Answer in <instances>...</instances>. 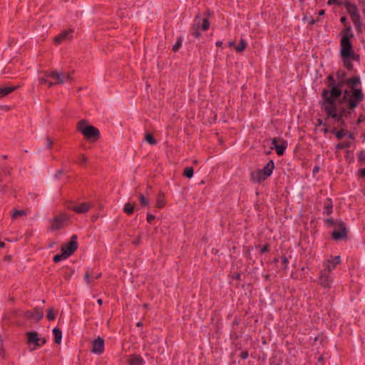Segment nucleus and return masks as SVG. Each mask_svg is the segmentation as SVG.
Segmentation results:
<instances>
[{"mask_svg":"<svg viewBox=\"0 0 365 365\" xmlns=\"http://www.w3.org/2000/svg\"><path fill=\"white\" fill-rule=\"evenodd\" d=\"M319 14L320 16L324 15V10H321V11H319Z\"/></svg>","mask_w":365,"mask_h":365,"instance_id":"obj_52","label":"nucleus"},{"mask_svg":"<svg viewBox=\"0 0 365 365\" xmlns=\"http://www.w3.org/2000/svg\"><path fill=\"white\" fill-rule=\"evenodd\" d=\"M319 283L325 288L331 287L332 284V278L330 276V272L327 269H324L321 272L320 277L319 278Z\"/></svg>","mask_w":365,"mask_h":365,"instance_id":"obj_10","label":"nucleus"},{"mask_svg":"<svg viewBox=\"0 0 365 365\" xmlns=\"http://www.w3.org/2000/svg\"><path fill=\"white\" fill-rule=\"evenodd\" d=\"M362 6H363V13L365 16V0H363Z\"/></svg>","mask_w":365,"mask_h":365,"instance_id":"obj_44","label":"nucleus"},{"mask_svg":"<svg viewBox=\"0 0 365 365\" xmlns=\"http://www.w3.org/2000/svg\"><path fill=\"white\" fill-rule=\"evenodd\" d=\"M18 86H5L0 88V98H3L15 91Z\"/></svg>","mask_w":365,"mask_h":365,"instance_id":"obj_20","label":"nucleus"},{"mask_svg":"<svg viewBox=\"0 0 365 365\" xmlns=\"http://www.w3.org/2000/svg\"><path fill=\"white\" fill-rule=\"evenodd\" d=\"M66 220V217L60 215L55 217L51 222V229L53 230H59L63 227V225Z\"/></svg>","mask_w":365,"mask_h":365,"instance_id":"obj_17","label":"nucleus"},{"mask_svg":"<svg viewBox=\"0 0 365 365\" xmlns=\"http://www.w3.org/2000/svg\"><path fill=\"white\" fill-rule=\"evenodd\" d=\"M359 160H361V161L365 160V156L364 155V153H363V152H361V153H360V155H359Z\"/></svg>","mask_w":365,"mask_h":365,"instance_id":"obj_41","label":"nucleus"},{"mask_svg":"<svg viewBox=\"0 0 365 365\" xmlns=\"http://www.w3.org/2000/svg\"><path fill=\"white\" fill-rule=\"evenodd\" d=\"M193 168L192 167H186L184 170L183 175L188 178H191L193 176Z\"/></svg>","mask_w":365,"mask_h":365,"instance_id":"obj_29","label":"nucleus"},{"mask_svg":"<svg viewBox=\"0 0 365 365\" xmlns=\"http://www.w3.org/2000/svg\"><path fill=\"white\" fill-rule=\"evenodd\" d=\"M72 33H73L72 30H68V31H63L58 36H57L54 38L55 43L60 44L62 42H63L68 39H70L72 37V36H71Z\"/></svg>","mask_w":365,"mask_h":365,"instance_id":"obj_16","label":"nucleus"},{"mask_svg":"<svg viewBox=\"0 0 365 365\" xmlns=\"http://www.w3.org/2000/svg\"><path fill=\"white\" fill-rule=\"evenodd\" d=\"M210 24L207 19H204L202 20V31H207L209 29Z\"/></svg>","mask_w":365,"mask_h":365,"instance_id":"obj_37","label":"nucleus"},{"mask_svg":"<svg viewBox=\"0 0 365 365\" xmlns=\"http://www.w3.org/2000/svg\"><path fill=\"white\" fill-rule=\"evenodd\" d=\"M68 257H66V255L63 252H61V254L56 255L53 257V261L55 262H61L63 259H65L68 258Z\"/></svg>","mask_w":365,"mask_h":365,"instance_id":"obj_31","label":"nucleus"},{"mask_svg":"<svg viewBox=\"0 0 365 365\" xmlns=\"http://www.w3.org/2000/svg\"><path fill=\"white\" fill-rule=\"evenodd\" d=\"M155 219V216L151 214H148L147 215V221L150 223L153 220Z\"/></svg>","mask_w":365,"mask_h":365,"instance_id":"obj_39","label":"nucleus"},{"mask_svg":"<svg viewBox=\"0 0 365 365\" xmlns=\"http://www.w3.org/2000/svg\"><path fill=\"white\" fill-rule=\"evenodd\" d=\"M246 46H247L246 41L242 39L240 41V43L239 45L235 46V49L237 52H241L245 50Z\"/></svg>","mask_w":365,"mask_h":365,"instance_id":"obj_28","label":"nucleus"},{"mask_svg":"<svg viewBox=\"0 0 365 365\" xmlns=\"http://www.w3.org/2000/svg\"><path fill=\"white\" fill-rule=\"evenodd\" d=\"M5 246V243L4 242H0V248H3Z\"/></svg>","mask_w":365,"mask_h":365,"instance_id":"obj_49","label":"nucleus"},{"mask_svg":"<svg viewBox=\"0 0 365 365\" xmlns=\"http://www.w3.org/2000/svg\"><path fill=\"white\" fill-rule=\"evenodd\" d=\"M145 140L150 145H155L156 140L153 138V135L150 133H146L145 135Z\"/></svg>","mask_w":365,"mask_h":365,"instance_id":"obj_27","label":"nucleus"},{"mask_svg":"<svg viewBox=\"0 0 365 365\" xmlns=\"http://www.w3.org/2000/svg\"><path fill=\"white\" fill-rule=\"evenodd\" d=\"M242 356L244 359H246V358L248 356V353H247V352L242 353Z\"/></svg>","mask_w":365,"mask_h":365,"instance_id":"obj_46","label":"nucleus"},{"mask_svg":"<svg viewBox=\"0 0 365 365\" xmlns=\"http://www.w3.org/2000/svg\"><path fill=\"white\" fill-rule=\"evenodd\" d=\"M138 200L140 207H146L148 205L149 201L143 194L138 195Z\"/></svg>","mask_w":365,"mask_h":365,"instance_id":"obj_25","label":"nucleus"},{"mask_svg":"<svg viewBox=\"0 0 365 365\" xmlns=\"http://www.w3.org/2000/svg\"><path fill=\"white\" fill-rule=\"evenodd\" d=\"M78 130L88 140H96L99 137V130L92 125H87L83 120L78 124Z\"/></svg>","mask_w":365,"mask_h":365,"instance_id":"obj_3","label":"nucleus"},{"mask_svg":"<svg viewBox=\"0 0 365 365\" xmlns=\"http://www.w3.org/2000/svg\"><path fill=\"white\" fill-rule=\"evenodd\" d=\"M341 55L342 58H357V56L354 52L349 38L346 35L343 36L341 40Z\"/></svg>","mask_w":365,"mask_h":365,"instance_id":"obj_4","label":"nucleus"},{"mask_svg":"<svg viewBox=\"0 0 365 365\" xmlns=\"http://www.w3.org/2000/svg\"><path fill=\"white\" fill-rule=\"evenodd\" d=\"M123 211L128 215H132L134 211V206L131 203L127 202L124 205Z\"/></svg>","mask_w":365,"mask_h":365,"instance_id":"obj_26","label":"nucleus"},{"mask_svg":"<svg viewBox=\"0 0 365 365\" xmlns=\"http://www.w3.org/2000/svg\"><path fill=\"white\" fill-rule=\"evenodd\" d=\"M344 6L354 22V24L357 30L361 29V17L359 13V10L356 5L351 4L349 1L344 3Z\"/></svg>","mask_w":365,"mask_h":365,"instance_id":"obj_6","label":"nucleus"},{"mask_svg":"<svg viewBox=\"0 0 365 365\" xmlns=\"http://www.w3.org/2000/svg\"><path fill=\"white\" fill-rule=\"evenodd\" d=\"M195 21H197V20H195ZM199 21L195 23V25L194 26V28L192 29V34L196 37V38H199L200 36V26H199Z\"/></svg>","mask_w":365,"mask_h":365,"instance_id":"obj_30","label":"nucleus"},{"mask_svg":"<svg viewBox=\"0 0 365 365\" xmlns=\"http://www.w3.org/2000/svg\"><path fill=\"white\" fill-rule=\"evenodd\" d=\"M228 46H229L230 47H235V42H234V41H230V42L228 43Z\"/></svg>","mask_w":365,"mask_h":365,"instance_id":"obj_42","label":"nucleus"},{"mask_svg":"<svg viewBox=\"0 0 365 365\" xmlns=\"http://www.w3.org/2000/svg\"><path fill=\"white\" fill-rule=\"evenodd\" d=\"M344 61V65L348 69H351L352 63H351V60H354L352 58H342Z\"/></svg>","mask_w":365,"mask_h":365,"instance_id":"obj_32","label":"nucleus"},{"mask_svg":"<svg viewBox=\"0 0 365 365\" xmlns=\"http://www.w3.org/2000/svg\"><path fill=\"white\" fill-rule=\"evenodd\" d=\"M222 41H217V42H216V46H222Z\"/></svg>","mask_w":365,"mask_h":365,"instance_id":"obj_48","label":"nucleus"},{"mask_svg":"<svg viewBox=\"0 0 365 365\" xmlns=\"http://www.w3.org/2000/svg\"><path fill=\"white\" fill-rule=\"evenodd\" d=\"M77 247V237L76 235H73L70 241L62 246L61 252L66 255V257H70L75 252Z\"/></svg>","mask_w":365,"mask_h":365,"instance_id":"obj_8","label":"nucleus"},{"mask_svg":"<svg viewBox=\"0 0 365 365\" xmlns=\"http://www.w3.org/2000/svg\"><path fill=\"white\" fill-rule=\"evenodd\" d=\"M46 317H47L48 319L50 321H53L55 319L56 314H55L53 309H51L48 310V312L46 314Z\"/></svg>","mask_w":365,"mask_h":365,"instance_id":"obj_35","label":"nucleus"},{"mask_svg":"<svg viewBox=\"0 0 365 365\" xmlns=\"http://www.w3.org/2000/svg\"><path fill=\"white\" fill-rule=\"evenodd\" d=\"M346 235V230L342 222H339L332 233L334 240H342Z\"/></svg>","mask_w":365,"mask_h":365,"instance_id":"obj_11","label":"nucleus"},{"mask_svg":"<svg viewBox=\"0 0 365 365\" xmlns=\"http://www.w3.org/2000/svg\"><path fill=\"white\" fill-rule=\"evenodd\" d=\"M274 165L272 160L269 161L263 169L259 170L255 177V180L257 182H261L265 178L269 177L273 171Z\"/></svg>","mask_w":365,"mask_h":365,"instance_id":"obj_7","label":"nucleus"},{"mask_svg":"<svg viewBox=\"0 0 365 365\" xmlns=\"http://www.w3.org/2000/svg\"><path fill=\"white\" fill-rule=\"evenodd\" d=\"M88 161V158L86 157L85 155H81L78 158V160L77 161L78 163H79L81 165H83L86 164Z\"/></svg>","mask_w":365,"mask_h":365,"instance_id":"obj_34","label":"nucleus"},{"mask_svg":"<svg viewBox=\"0 0 365 365\" xmlns=\"http://www.w3.org/2000/svg\"><path fill=\"white\" fill-rule=\"evenodd\" d=\"M360 83V78L355 76L344 82L339 81L336 86H333L330 90H324L321 105L327 120L336 123L338 127L345 124L351 110L364 98Z\"/></svg>","mask_w":365,"mask_h":365,"instance_id":"obj_1","label":"nucleus"},{"mask_svg":"<svg viewBox=\"0 0 365 365\" xmlns=\"http://www.w3.org/2000/svg\"><path fill=\"white\" fill-rule=\"evenodd\" d=\"M182 42V38L181 37H179L178 38L176 43L175 45H173V51H177L181 46Z\"/></svg>","mask_w":365,"mask_h":365,"instance_id":"obj_33","label":"nucleus"},{"mask_svg":"<svg viewBox=\"0 0 365 365\" xmlns=\"http://www.w3.org/2000/svg\"><path fill=\"white\" fill-rule=\"evenodd\" d=\"M165 205V200L164 198V195L162 194H159L158 195L157 200H156V207L158 208H162Z\"/></svg>","mask_w":365,"mask_h":365,"instance_id":"obj_24","label":"nucleus"},{"mask_svg":"<svg viewBox=\"0 0 365 365\" xmlns=\"http://www.w3.org/2000/svg\"><path fill=\"white\" fill-rule=\"evenodd\" d=\"M341 21L342 23L345 24V23H346V17H344V16L341 17Z\"/></svg>","mask_w":365,"mask_h":365,"instance_id":"obj_47","label":"nucleus"},{"mask_svg":"<svg viewBox=\"0 0 365 365\" xmlns=\"http://www.w3.org/2000/svg\"><path fill=\"white\" fill-rule=\"evenodd\" d=\"M272 145H273L272 148H274L276 150V153L279 155H283V153L287 148V143L284 141H283V140L278 141L277 139L274 138L272 140Z\"/></svg>","mask_w":365,"mask_h":365,"instance_id":"obj_14","label":"nucleus"},{"mask_svg":"<svg viewBox=\"0 0 365 365\" xmlns=\"http://www.w3.org/2000/svg\"><path fill=\"white\" fill-rule=\"evenodd\" d=\"M336 136L338 139H341L345 136H348L350 139H353V135L343 129L336 133Z\"/></svg>","mask_w":365,"mask_h":365,"instance_id":"obj_23","label":"nucleus"},{"mask_svg":"<svg viewBox=\"0 0 365 365\" xmlns=\"http://www.w3.org/2000/svg\"><path fill=\"white\" fill-rule=\"evenodd\" d=\"M71 79V77L68 73L53 71L45 73L40 78V83L41 84H47L48 87H51L54 85L63 84L66 82H68Z\"/></svg>","mask_w":365,"mask_h":365,"instance_id":"obj_2","label":"nucleus"},{"mask_svg":"<svg viewBox=\"0 0 365 365\" xmlns=\"http://www.w3.org/2000/svg\"><path fill=\"white\" fill-rule=\"evenodd\" d=\"M27 213L25 210H13L11 213V217L13 220H16L25 217Z\"/></svg>","mask_w":365,"mask_h":365,"instance_id":"obj_21","label":"nucleus"},{"mask_svg":"<svg viewBox=\"0 0 365 365\" xmlns=\"http://www.w3.org/2000/svg\"><path fill=\"white\" fill-rule=\"evenodd\" d=\"M129 365H143V359L140 356L131 355L128 360Z\"/></svg>","mask_w":365,"mask_h":365,"instance_id":"obj_18","label":"nucleus"},{"mask_svg":"<svg viewBox=\"0 0 365 365\" xmlns=\"http://www.w3.org/2000/svg\"><path fill=\"white\" fill-rule=\"evenodd\" d=\"M97 302H98V304L99 305H101V304H102V303H103V300H102L101 299H98Z\"/></svg>","mask_w":365,"mask_h":365,"instance_id":"obj_50","label":"nucleus"},{"mask_svg":"<svg viewBox=\"0 0 365 365\" xmlns=\"http://www.w3.org/2000/svg\"><path fill=\"white\" fill-rule=\"evenodd\" d=\"M267 250V245H265V246H264V247L262 248L261 252H266Z\"/></svg>","mask_w":365,"mask_h":365,"instance_id":"obj_45","label":"nucleus"},{"mask_svg":"<svg viewBox=\"0 0 365 365\" xmlns=\"http://www.w3.org/2000/svg\"><path fill=\"white\" fill-rule=\"evenodd\" d=\"M101 274H93V272H86L84 275V280L86 284H91L94 279H98L101 277Z\"/></svg>","mask_w":365,"mask_h":365,"instance_id":"obj_19","label":"nucleus"},{"mask_svg":"<svg viewBox=\"0 0 365 365\" xmlns=\"http://www.w3.org/2000/svg\"><path fill=\"white\" fill-rule=\"evenodd\" d=\"M327 222H332V220H327Z\"/></svg>","mask_w":365,"mask_h":365,"instance_id":"obj_55","label":"nucleus"},{"mask_svg":"<svg viewBox=\"0 0 365 365\" xmlns=\"http://www.w3.org/2000/svg\"><path fill=\"white\" fill-rule=\"evenodd\" d=\"M27 342L29 345H33L30 349L31 351L35 350L46 342V339L41 336L36 331H29L26 333Z\"/></svg>","mask_w":365,"mask_h":365,"instance_id":"obj_5","label":"nucleus"},{"mask_svg":"<svg viewBox=\"0 0 365 365\" xmlns=\"http://www.w3.org/2000/svg\"><path fill=\"white\" fill-rule=\"evenodd\" d=\"M25 316L26 318L37 322L43 317V312L39 309H34L32 311H27Z\"/></svg>","mask_w":365,"mask_h":365,"instance_id":"obj_12","label":"nucleus"},{"mask_svg":"<svg viewBox=\"0 0 365 365\" xmlns=\"http://www.w3.org/2000/svg\"><path fill=\"white\" fill-rule=\"evenodd\" d=\"M341 262V258L339 256H336L331 259H328L324 263V265L325 266V269L329 272H331L337 264H339Z\"/></svg>","mask_w":365,"mask_h":365,"instance_id":"obj_15","label":"nucleus"},{"mask_svg":"<svg viewBox=\"0 0 365 365\" xmlns=\"http://www.w3.org/2000/svg\"><path fill=\"white\" fill-rule=\"evenodd\" d=\"M140 242V237H138L135 240H133V243L135 245H139Z\"/></svg>","mask_w":365,"mask_h":365,"instance_id":"obj_40","label":"nucleus"},{"mask_svg":"<svg viewBox=\"0 0 365 365\" xmlns=\"http://www.w3.org/2000/svg\"><path fill=\"white\" fill-rule=\"evenodd\" d=\"M360 174H361V175L362 177H365V169H364H364H361V170H360Z\"/></svg>","mask_w":365,"mask_h":365,"instance_id":"obj_43","label":"nucleus"},{"mask_svg":"<svg viewBox=\"0 0 365 365\" xmlns=\"http://www.w3.org/2000/svg\"><path fill=\"white\" fill-rule=\"evenodd\" d=\"M324 208H325L326 213L327 215H329L331 212L332 207L331 205H329V204L326 205Z\"/></svg>","mask_w":365,"mask_h":365,"instance_id":"obj_38","label":"nucleus"},{"mask_svg":"<svg viewBox=\"0 0 365 365\" xmlns=\"http://www.w3.org/2000/svg\"><path fill=\"white\" fill-rule=\"evenodd\" d=\"M137 326H138V327L141 326V322H138Z\"/></svg>","mask_w":365,"mask_h":365,"instance_id":"obj_54","label":"nucleus"},{"mask_svg":"<svg viewBox=\"0 0 365 365\" xmlns=\"http://www.w3.org/2000/svg\"><path fill=\"white\" fill-rule=\"evenodd\" d=\"M337 0H329L328 4H331L334 2H336Z\"/></svg>","mask_w":365,"mask_h":365,"instance_id":"obj_51","label":"nucleus"},{"mask_svg":"<svg viewBox=\"0 0 365 365\" xmlns=\"http://www.w3.org/2000/svg\"><path fill=\"white\" fill-rule=\"evenodd\" d=\"M319 170V168L318 167H316L314 169V172H318Z\"/></svg>","mask_w":365,"mask_h":365,"instance_id":"obj_53","label":"nucleus"},{"mask_svg":"<svg viewBox=\"0 0 365 365\" xmlns=\"http://www.w3.org/2000/svg\"><path fill=\"white\" fill-rule=\"evenodd\" d=\"M91 207L89 202H83L76 204H72L68 206V209L74 211L78 214H83L87 212Z\"/></svg>","mask_w":365,"mask_h":365,"instance_id":"obj_9","label":"nucleus"},{"mask_svg":"<svg viewBox=\"0 0 365 365\" xmlns=\"http://www.w3.org/2000/svg\"><path fill=\"white\" fill-rule=\"evenodd\" d=\"M349 146H350V143L349 142H344V143H340L337 144L336 146V150H341V149H343L345 148H348Z\"/></svg>","mask_w":365,"mask_h":365,"instance_id":"obj_36","label":"nucleus"},{"mask_svg":"<svg viewBox=\"0 0 365 365\" xmlns=\"http://www.w3.org/2000/svg\"><path fill=\"white\" fill-rule=\"evenodd\" d=\"M53 334L54 336V341L56 344H60L62 339V332L58 328H54L53 329Z\"/></svg>","mask_w":365,"mask_h":365,"instance_id":"obj_22","label":"nucleus"},{"mask_svg":"<svg viewBox=\"0 0 365 365\" xmlns=\"http://www.w3.org/2000/svg\"><path fill=\"white\" fill-rule=\"evenodd\" d=\"M104 351V340L98 337L93 341L92 344V351L97 354H101Z\"/></svg>","mask_w":365,"mask_h":365,"instance_id":"obj_13","label":"nucleus"}]
</instances>
